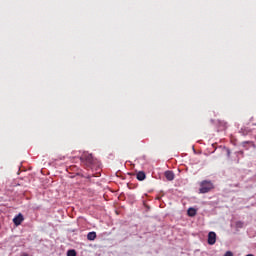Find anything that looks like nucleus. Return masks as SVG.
<instances>
[{"instance_id":"obj_5","label":"nucleus","mask_w":256,"mask_h":256,"mask_svg":"<svg viewBox=\"0 0 256 256\" xmlns=\"http://www.w3.org/2000/svg\"><path fill=\"white\" fill-rule=\"evenodd\" d=\"M147 176L145 175V172L140 171L136 174V179H138V181H145V178Z\"/></svg>"},{"instance_id":"obj_2","label":"nucleus","mask_w":256,"mask_h":256,"mask_svg":"<svg viewBox=\"0 0 256 256\" xmlns=\"http://www.w3.org/2000/svg\"><path fill=\"white\" fill-rule=\"evenodd\" d=\"M81 161L86 165V167L91 168L93 167V155L84 153L81 156Z\"/></svg>"},{"instance_id":"obj_7","label":"nucleus","mask_w":256,"mask_h":256,"mask_svg":"<svg viewBox=\"0 0 256 256\" xmlns=\"http://www.w3.org/2000/svg\"><path fill=\"white\" fill-rule=\"evenodd\" d=\"M88 241H95L97 239V233L96 232H89L87 234Z\"/></svg>"},{"instance_id":"obj_4","label":"nucleus","mask_w":256,"mask_h":256,"mask_svg":"<svg viewBox=\"0 0 256 256\" xmlns=\"http://www.w3.org/2000/svg\"><path fill=\"white\" fill-rule=\"evenodd\" d=\"M25 221V218L23 217V214L19 213L17 216L13 218V223L16 225V227H19Z\"/></svg>"},{"instance_id":"obj_6","label":"nucleus","mask_w":256,"mask_h":256,"mask_svg":"<svg viewBox=\"0 0 256 256\" xmlns=\"http://www.w3.org/2000/svg\"><path fill=\"white\" fill-rule=\"evenodd\" d=\"M165 177L168 181H173V179H175V174L171 171H166Z\"/></svg>"},{"instance_id":"obj_3","label":"nucleus","mask_w":256,"mask_h":256,"mask_svg":"<svg viewBox=\"0 0 256 256\" xmlns=\"http://www.w3.org/2000/svg\"><path fill=\"white\" fill-rule=\"evenodd\" d=\"M217 243V234L215 232L208 233V245H215Z\"/></svg>"},{"instance_id":"obj_8","label":"nucleus","mask_w":256,"mask_h":256,"mask_svg":"<svg viewBox=\"0 0 256 256\" xmlns=\"http://www.w3.org/2000/svg\"><path fill=\"white\" fill-rule=\"evenodd\" d=\"M187 213L189 217H195L197 215V210L195 208H189Z\"/></svg>"},{"instance_id":"obj_1","label":"nucleus","mask_w":256,"mask_h":256,"mask_svg":"<svg viewBox=\"0 0 256 256\" xmlns=\"http://www.w3.org/2000/svg\"><path fill=\"white\" fill-rule=\"evenodd\" d=\"M213 189V183L211 181L204 180L200 183V193H209Z\"/></svg>"},{"instance_id":"obj_9","label":"nucleus","mask_w":256,"mask_h":256,"mask_svg":"<svg viewBox=\"0 0 256 256\" xmlns=\"http://www.w3.org/2000/svg\"><path fill=\"white\" fill-rule=\"evenodd\" d=\"M245 227V223L238 221L236 222V228L237 229H243Z\"/></svg>"},{"instance_id":"obj_10","label":"nucleus","mask_w":256,"mask_h":256,"mask_svg":"<svg viewBox=\"0 0 256 256\" xmlns=\"http://www.w3.org/2000/svg\"><path fill=\"white\" fill-rule=\"evenodd\" d=\"M67 256H77V252L75 250H68Z\"/></svg>"},{"instance_id":"obj_11","label":"nucleus","mask_w":256,"mask_h":256,"mask_svg":"<svg viewBox=\"0 0 256 256\" xmlns=\"http://www.w3.org/2000/svg\"><path fill=\"white\" fill-rule=\"evenodd\" d=\"M224 256H233V252L227 251Z\"/></svg>"}]
</instances>
